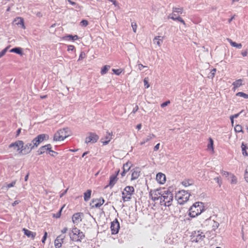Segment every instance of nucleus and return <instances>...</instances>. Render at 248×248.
Returning <instances> with one entry per match:
<instances>
[{
    "label": "nucleus",
    "instance_id": "25",
    "mask_svg": "<svg viewBox=\"0 0 248 248\" xmlns=\"http://www.w3.org/2000/svg\"><path fill=\"white\" fill-rule=\"evenodd\" d=\"M16 25L21 30H25V26L24 24V20L21 17H16Z\"/></svg>",
    "mask_w": 248,
    "mask_h": 248
},
{
    "label": "nucleus",
    "instance_id": "32",
    "mask_svg": "<svg viewBox=\"0 0 248 248\" xmlns=\"http://www.w3.org/2000/svg\"><path fill=\"white\" fill-rule=\"evenodd\" d=\"M193 184L192 180H186L182 182V185L185 186H188Z\"/></svg>",
    "mask_w": 248,
    "mask_h": 248
},
{
    "label": "nucleus",
    "instance_id": "12",
    "mask_svg": "<svg viewBox=\"0 0 248 248\" xmlns=\"http://www.w3.org/2000/svg\"><path fill=\"white\" fill-rule=\"evenodd\" d=\"M98 136L95 133H90L89 136L86 138L85 142L87 144L90 142L95 143L98 140Z\"/></svg>",
    "mask_w": 248,
    "mask_h": 248
},
{
    "label": "nucleus",
    "instance_id": "54",
    "mask_svg": "<svg viewBox=\"0 0 248 248\" xmlns=\"http://www.w3.org/2000/svg\"><path fill=\"white\" fill-rule=\"evenodd\" d=\"M139 109V107L138 105H136L135 107L133 108L132 113H135Z\"/></svg>",
    "mask_w": 248,
    "mask_h": 248
},
{
    "label": "nucleus",
    "instance_id": "18",
    "mask_svg": "<svg viewBox=\"0 0 248 248\" xmlns=\"http://www.w3.org/2000/svg\"><path fill=\"white\" fill-rule=\"evenodd\" d=\"M105 202V200L103 198H100L99 199H94L92 200L93 203H94L92 205L93 207L98 208L100 207Z\"/></svg>",
    "mask_w": 248,
    "mask_h": 248
},
{
    "label": "nucleus",
    "instance_id": "14",
    "mask_svg": "<svg viewBox=\"0 0 248 248\" xmlns=\"http://www.w3.org/2000/svg\"><path fill=\"white\" fill-rule=\"evenodd\" d=\"M64 238L65 236L62 234L60 235L57 237L54 241V245L56 248H60L61 247Z\"/></svg>",
    "mask_w": 248,
    "mask_h": 248
},
{
    "label": "nucleus",
    "instance_id": "20",
    "mask_svg": "<svg viewBox=\"0 0 248 248\" xmlns=\"http://www.w3.org/2000/svg\"><path fill=\"white\" fill-rule=\"evenodd\" d=\"M82 213H77L74 214L72 217V221L75 224H78L81 221V215Z\"/></svg>",
    "mask_w": 248,
    "mask_h": 248
},
{
    "label": "nucleus",
    "instance_id": "24",
    "mask_svg": "<svg viewBox=\"0 0 248 248\" xmlns=\"http://www.w3.org/2000/svg\"><path fill=\"white\" fill-rule=\"evenodd\" d=\"M78 38V37L77 35H67L65 36H63L62 38V39L65 41H74L75 40H77Z\"/></svg>",
    "mask_w": 248,
    "mask_h": 248
},
{
    "label": "nucleus",
    "instance_id": "7",
    "mask_svg": "<svg viewBox=\"0 0 248 248\" xmlns=\"http://www.w3.org/2000/svg\"><path fill=\"white\" fill-rule=\"evenodd\" d=\"M189 196L190 194L188 192L181 190L176 194L175 198L180 204H183L188 200Z\"/></svg>",
    "mask_w": 248,
    "mask_h": 248
},
{
    "label": "nucleus",
    "instance_id": "10",
    "mask_svg": "<svg viewBox=\"0 0 248 248\" xmlns=\"http://www.w3.org/2000/svg\"><path fill=\"white\" fill-rule=\"evenodd\" d=\"M26 147L30 148V147H31L29 146V143L27 144L26 145H24V143L21 140H18L16 141V151L18 152V154L21 155L28 154V153H24L23 152H24L23 150Z\"/></svg>",
    "mask_w": 248,
    "mask_h": 248
},
{
    "label": "nucleus",
    "instance_id": "21",
    "mask_svg": "<svg viewBox=\"0 0 248 248\" xmlns=\"http://www.w3.org/2000/svg\"><path fill=\"white\" fill-rule=\"evenodd\" d=\"M118 180L117 177L116 175H111L109 178V182L108 185L105 186V188H107L108 186L110 187V188L112 187L116 183Z\"/></svg>",
    "mask_w": 248,
    "mask_h": 248
},
{
    "label": "nucleus",
    "instance_id": "9",
    "mask_svg": "<svg viewBox=\"0 0 248 248\" xmlns=\"http://www.w3.org/2000/svg\"><path fill=\"white\" fill-rule=\"evenodd\" d=\"M191 240L192 242L199 243L203 241L205 235L203 232L200 231H194L192 232Z\"/></svg>",
    "mask_w": 248,
    "mask_h": 248
},
{
    "label": "nucleus",
    "instance_id": "48",
    "mask_svg": "<svg viewBox=\"0 0 248 248\" xmlns=\"http://www.w3.org/2000/svg\"><path fill=\"white\" fill-rule=\"evenodd\" d=\"M131 26L132 27L133 31H136L137 29V25L136 23L135 22H132Z\"/></svg>",
    "mask_w": 248,
    "mask_h": 248
},
{
    "label": "nucleus",
    "instance_id": "49",
    "mask_svg": "<svg viewBox=\"0 0 248 248\" xmlns=\"http://www.w3.org/2000/svg\"><path fill=\"white\" fill-rule=\"evenodd\" d=\"M67 47H68V48H67L68 51H73V50H75V46L73 45H68L67 46Z\"/></svg>",
    "mask_w": 248,
    "mask_h": 248
},
{
    "label": "nucleus",
    "instance_id": "33",
    "mask_svg": "<svg viewBox=\"0 0 248 248\" xmlns=\"http://www.w3.org/2000/svg\"><path fill=\"white\" fill-rule=\"evenodd\" d=\"M230 178H231L230 182L232 184H236L237 183V178L233 174H231Z\"/></svg>",
    "mask_w": 248,
    "mask_h": 248
},
{
    "label": "nucleus",
    "instance_id": "62",
    "mask_svg": "<svg viewBox=\"0 0 248 248\" xmlns=\"http://www.w3.org/2000/svg\"><path fill=\"white\" fill-rule=\"evenodd\" d=\"M139 69L140 70H141L142 68L145 67V66L143 65L142 64H138Z\"/></svg>",
    "mask_w": 248,
    "mask_h": 248
},
{
    "label": "nucleus",
    "instance_id": "42",
    "mask_svg": "<svg viewBox=\"0 0 248 248\" xmlns=\"http://www.w3.org/2000/svg\"><path fill=\"white\" fill-rule=\"evenodd\" d=\"M210 142L208 145V149H213V140L211 138L209 139Z\"/></svg>",
    "mask_w": 248,
    "mask_h": 248
},
{
    "label": "nucleus",
    "instance_id": "34",
    "mask_svg": "<svg viewBox=\"0 0 248 248\" xmlns=\"http://www.w3.org/2000/svg\"><path fill=\"white\" fill-rule=\"evenodd\" d=\"M241 147H242V154L244 155H245V156H247L248 155V154L246 152V149H247V145L244 144V143H242V145H241Z\"/></svg>",
    "mask_w": 248,
    "mask_h": 248
},
{
    "label": "nucleus",
    "instance_id": "2",
    "mask_svg": "<svg viewBox=\"0 0 248 248\" xmlns=\"http://www.w3.org/2000/svg\"><path fill=\"white\" fill-rule=\"evenodd\" d=\"M49 139V136L47 134H42L38 135L36 138H35L31 141V143H29V146L31 147L29 148L28 147L25 148L23 150L24 153H29L31 150L34 148H36L44 140H48Z\"/></svg>",
    "mask_w": 248,
    "mask_h": 248
},
{
    "label": "nucleus",
    "instance_id": "23",
    "mask_svg": "<svg viewBox=\"0 0 248 248\" xmlns=\"http://www.w3.org/2000/svg\"><path fill=\"white\" fill-rule=\"evenodd\" d=\"M164 39V36H157L155 37L153 40L154 44H156L158 46H160Z\"/></svg>",
    "mask_w": 248,
    "mask_h": 248
},
{
    "label": "nucleus",
    "instance_id": "11",
    "mask_svg": "<svg viewBox=\"0 0 248 248\" xmlns=\"http://www.w3.org/2000/svg\"><path fill=\"white\" fill-rule=\"evenodd\" d=\"M110 229L112 234H116L118 233L120 229V224L117 219H115L111 222Z\"/></svg>",
    "mask_w": 248,
    "mask_h": 248
},
{
    "label": "nucleus",
    "instance_id": "58",
    "mask_svg": "<svg viewBox=\"0 0 248 248\" xmlns=\"http://www.w3.org/2000/svg\"><path fill=\"white\" fill-rule=\"evenodd\" d=\"M115 7H119V4L116 0H112L111 2Z\"/></svg>",
    "mask_w": 248,
    "mask_h": 248
},
{
    "label": "nucleus",
    "instance_id": "35",
    "mask_svg": "<svg viewBox=\"0 0 248 248\" xmlns=\"http://www.w3.org/2000/svg\"><path fill=\"white\" fill-rule=\"evenodd\" d=\"M216 72V69L214 68L209 73V74H208V77L209 78L213 79L215 75Z\"/></svg>",
    "mask_w": 248,
    "mask_h": 248
},
{
    "label": "nucleus",
    "instance_id": "13",
    "mask_svg": "<svg viewBox=\"0 0 248 248\" xmlns=\"http://www.w3.org/2000/svg\"><path fill=\"white\" fill-rule=\"evenodd\" d=\"M112 132H108L106 133V135L105 136L104 138H102L101 139V141L103 145H106L108 144L109 141L112 139Z\"/></svg>",
    "mask_w": 248,
    "mask_h": 248
},
{
    "label": "nucleus",
    "instance_id": "64",
    "mask_svg": "<svg viewBox=\"0 0 248 248\" xmlns=\"http://www.w3.org/2000/svg\"><path fill=\"white\" fill-rule=\"evenodd\" d=\"M141 126H142V125L141 124H138L137 126H136V128L138 129V130H140L141 129Z\"/></svg>",
    "mask_w": 248,
    "mask_h": 248
},
{
    "label": "nucleus",
    "instance_id": "28",
    "mask_svg": "<svg viewBox=\"0 0 248 248\" xmlns=\"http://www.w3.org/2000/svg\"><path fill=\"white\" fill-rule=\"evenodd\" d=\"M91 190L88 189L84 193V200L85 202H87L91 198Z\"/></svg>",
    "mask_w": 248,
    "mask_h": 248
},
{
    "label": "nucleus",
    "instance_id": "6",
    "mask_svg": "<svg viewBox=\"0 0 248 248\" xmlns=\"http://www.w3.org/2000/svg\"><path fill=\"white\" fill-rule=\"evenodd\" d=\"M69 236L71 240L73 241H81L85 237L83 232H80V230L77 228L72 229L71 232L69 233Z\"/></svg>",
    "mask_w": 248,
    "mask_h": 248
},
{
    "label": "nucleus",
    "instance_id": "59",
    "mask_svg": "<svg viewBox=\"0 0 248 248\" xmlns=\"http://www.w3.org/2000/svg\"><path fill=\"white\" fill-rule=\"evenodd\" d=\"M241 54L243 57H246L247 56L248 54V51L247 50L243 51L241 52Z\"/></svg>",
    "mask_w": 248,
    "mask_h": 248
},
{
    "label": "nucleus",
    "instance_id": "31",
    "mask_svg": "<svg viewBox=\"0 0 248 248\" xmlns=\"http://www.w3.org/2000/svg\"><path fill=\"white\" fill-rule=\"evenodd\" d=\"M110 66L108 65H106L104 66H103L102 67L101 72H100L101 74L102 75H104L106 74L108 72V70L110 69Z\"/></svg>",
    "mask_w": 248,
    "mask_h": 248
},
{
    "label": "nucleus",
    "instance_id": "53",
    "mask_svg": "<svg viewBox=\"0 0 248 248\" xmlns=\"http://www.w3.org/2000/svg\"><path fill=\"white\" fill-rule=\"evenodd\" d=\"M47 232H45V233H44V236H43V239H42V243H45V240H46V237H47Z\"/></svg>",
    "mask_w": 248,
    "mask_h": 248
},
{
    "label": "nucleus",
    "instance_id": "15",
    "mask_svg": "<svg viewBox=\"0 0 248 248\" xmlns=\"http://www.w3.org/2000/svg\"><path fill=\"white\" fill-rule=\"evenodd\" d=\"M131 180H134L138 178L140 175V170L139 168L133 169L132 170Z\"/></svg>",
    "mask_w": 248,
    "mask_h": 248
},
{
    "label": "nucleus",
    "instance_id": "3",
    "mask_svg": "<svg viewBox=\"0 0 248 248\" xmlns=\"http://www.w3.org/2000/svg\"><path fill=\"white\" fill-rule=\"evenodd\" d=\"M204 210L202 202H196L193 204L189 210V216L191 217H195L200 215Z\"/></svg>",
    "mask_w": 248,
    "mask_h": 248
},
{
    "label": "nucleus",
    "instance_id": "39",
    "mask_svg": "<svg viewBox=\"0 0 248 248\" xmlns=\"http://www.w3.org/2000/svg\"><path fill=\"white\" fill-rule=\"evenodd\" d=\"M9 48V47L7 46L5 48L3 49L1 52H0V58L2 57L3 56H4L5 55L6 52L8 50Z\"/></svg>",
    "mask_w": 248,
    "mask_h": 248
},
{
    "label": "nucleus",
    "instance_id": "41",
    "mask_svg": "<svg viewBox=\"0 0 248 248\" xmlns=\"http://www.w3.org/2000/svg\"><path fill=\"white\" fill-rule=\"evenodd\" d=\"M112 71L117 75H119L122 72L121 69H113Z\"/></svg>",
    "mask_w": 248,
    "mask_h": 248
},
{
    "label": "nucleus",
    "instance_id": "57",
    "mask_svg": "<svg viewBox=\"0 0 248 248\" xmlns=\"http://www.w3.org/2000/svg\"><path fill=\"white\" fill-rule=\"evenodd\" d=\"M115 7H119V4L116 0H112L111 2Z\"/></svg>",
    "mask_w": 248,
    "mask_h": 248
},
{
    "label": "nucleus",
    "instance_id": "50",
    "mask_svg": "<svg viewBox=\"0 0 248 248\" xmlns=\"http://www.w3.org/2000/svg\"><path fill=\"white\" fill-rule=\"evenodd\" d=\"M245 179L246 181L248 183V168L246 169L245 173Z\"/></svg>",
    "mask_w": 248,
    "mask_h": 248
},
{
    "label": "nucleus",
    "instance_id": "44",
    "mask_svg": "<svg viewBox=\"0 0 248 248\" xmlns=\"http://www.w3.org/2000/svg\"><path fill=\"white\" fill-rule=\"evenodd\" d=\"M144 85L145 88H148L150 86L148 80L146 78H145L143 80Z\"/></svg>",
    "mask_w": 248,
    "mask_h": 248
},
{
    "label": "nucleus",
    "instance_id": "63",
    "mask_svg": "<svg viewBox=\"0 0 248 248\" xmlns=\"http://www.w3.org/2000/svg\"><path fill=\"white\" fill-rule=\"evenodd\" d=\"M234 17H235V15H233V16H232L231 17V18H230V19L228 20V22H229V23H231V22L233 19H234Z\"/></svg>",
    "mask_w": 248,
    "mask_h": 248
},
{
    "label": "nucleus",
    "instance_id": "37",
    "mask_svg": "<svg viewBox=\"0 0 248 248\" xmlns=\"http://www.w3.org/2000/svg\"><path fill=\"white\" fill-rule=\"evenodd\" d=\"M234 130L237 133L243 132L242 126L239 124H237L235 126Z\"/></svg>",
    "mask_w": 248,
    "mask_h": 248
},
{
    "label": "nucleus",
    "instance_id": "17",
    "mask_svg": "<svg viewBox=\"0 0 248 248\" xmlns=\"http://www.w3.org/2000/svg\"><path fill=\"white\" fill-rule=\"evenodd\" d=\"M51 149V145L50 144H46L45 146H43L41 147L39 150H38V154L39 155H42L44 154L46 151H48L50 152V149Z\"/></svg>",
    "mask_w": 248,
    "mask_h": 248
},
{
    "label": "nucleus",
    "instance_id": "56",
    "mask_svg": "<svg viewBox=\"0 0 248 248\" xmlns=\"http://www.w3.org/2000/svg\"><path fill=\"white\" fill-rule=\"evenodd\" d=\"M159 146H160V144L159 143H158L157 144L154 148V150L155 151H157L158 149H159Z\"/></svg>",
    "mask_w": 248,
    "mask_h": 248
},
{
    "label": "nucleus",
    "instance_id": "36",
    "mask_svg": "<svg viewBox=\"0 0 248 248\" xmlns=\"http://www.w3.org/2000/svg\"><path fill=\"white\" fill-rule=\"evenodd\" d=\"M236 95L237 96L242 97L246 99L248 98V94H247L243 92H238L236 94Z\"/></svg>",
    "mask_w": 248,
    "mask_h": 248
},
{
    "label": "nucleus",
    "instance_id": "8",
    "mask_svg": "<svg viewBox=\"0 0 248 248\" xmlns=\"http://www.w3.org/2000/svg\"><path fill=\"white\" fill-rule=\"evenodd\" d=\"M134 188L132 186H126L122 192V199L124 202L129 201L134 194Z\"/></svg>",
    "mask_w": 248,
    "mask_h": 248
},
{
    "label": "nucleus",
    "instance_id": "61",
    "mask_svg": "<svg viewBox=\"0 0 248 248\" xmlns=\"http://www.w3.org/2000/svg\"><path fill=\"white\" fill-rule=\"evenodd\" d=\"M68 229L66 227H65L64 228L62 231H61V232L62 233L64 234L67 231Z\"/></svg>",
    "mask_w": 248,
    "mask_h": 248
},
{
    "label": "nucleus",
    "instance_id": "45",
    "mask_svg": "<svg viewBox=\"0 0 248 248\" xmlns=\"http://www.w3.org/2000/svg\"><path fill=\"white\" fill-rule=\"evenodd\" d=\"M85 53L84 52H81L79 56L78 61L82 60L85 57Z\"/></svg>",
    "mask_w": 248,
    "mask_h": 248
},
{
    "label": "nucleus",
    "instance_id": "30",
    "mask_svg": "<svg viewBox=\"0 0 248 248\" xmlns=\"http://www.w3.org/2000/svg\"><path fill=\"white\" fill-rule=\"evenodd\" d=\"M132 164L131 162H127L123 165V170L128 172L131 168Z\"/></svg>",
    "mask_w": 248,
    "mask_h": 248
},
{
    "label": "nucleus",
    "instance_id": "55",
    "mask_svg": "<svg viewBox=\"0 0 248 248\" xmlns=\"http://www.w3.org/2000/svg\"><path fill=\"white\" fill-rule=\"evenodd\" d=\"M242 111H243L242 110V111H240L239 113H237V114H234V115H233L231 116L232 117V118H233V119H234V118H237V117L239 116L240 114V113H241L242 112Z\"/></svg>",
    "mask_w": 248,
    "mask_h": 248
},
{
    "label": "nucleus",
    "instance_id": "16",
    "mask_svg": "<svg viewBox=\"0 0 248 248\" xmlns=\"http://www.w3.org/2000/svg\"><path fill=\"white\" fill-rule=\"evenodd\" d=\"M156 180L158 183L163 184L166 181V176L161 172L158 173L156 176Z\"/></svg>",
    "mask_w": 248,
    "mask_h": 248
},
{
    "label": "nucleus",
    "instance_id": "47",
    "mask_svg": "<svg viewBox=\"0 0 248 248\" xmlns=\"http://www.w3.org/2000/svg\"><path fill=\"white\" fill-rule=\"evenodd\" d=\"M49 154L52 156H55V155H58V153L57 152H55V151H54L53 150H51V149L50 150V152H49Z\"/></svg>",
    "mask_w": 248,
    "mask_h": 248
},
{
    "label": "nucleus",
    "instance_id": "60",
    "mask_svg": "<svg viewBox=\"0 0 248 248\" xmlns=\"http://www.w3.org/2000/svg\"><path fill=\"white\" fill-rule=\"evenodd\" d=\"M67 1H68V2L71 4L72 5H73V6H75V5H76V6H78L76 4V2H74V1H72V0H67Z\"/></svg>",
    "mask_w": 248,
    "mask_h": 248
},
{
    "label": "nucleus",
    "instance_id": "40",
    "mask_svg": "<svg viewBox=\"0 0 248 248\" xmlns=\"http://www.w3.org/2000/svg\"><path fill=\"white\" fill-rule=\"evenodd\" d=\"M16 54H19L21 56H23L24 53H23V49L21 47H16Z\"/></svg>",
    "mask_w": 248,
    "mask_h": 248
},
{
    "label": "nucleus",
    "instance_id": "29",
    "mask_svg": "<svg viewBox=\"0 0 248 248\" xmlns=\"http://www.w3.org/2000/svg\"><path fill=\"white\" fill-rule=\"evenodd\" d=\"M155 136L154 134H151L147 136V137L140 143V144L141 145H143L146 142L152 139V138H155Z\"/></svg>",
    "mask_w": 248,
    "mask_h": 248
},
{
    "label": "nucleus",
    "instance_id": "1",
    "mask_svg": "<svg viewBox=\"0 0 248 248\" xmlns=\"http://www.w3.org/2000/svg\"><path fill=\"white\" fill-rule=\"evenodd\" d=\"M150 198L153 201L159 200L160 204L165 206H170L171 204L173 195L169 190H155L149 192Z\"/></svg>",
    "mask_w": 248,
    "mask_h": 248
},
{
    "label": "nucleus",
    "instance_id": "5",
    "mask_svg": "<svg viewBox=\"0 0 248 248\" xmlns=\"http://www.w3.org/2000/svg\"><path fill=\"white\" fill-rule=\"evenodd\" d=\"M69 128H63L59 130L54 135L53 140L55 141L63 140L69 136Z\"/></svg>",
    "mask_w": 248,
    "mask_h": 248
},
{
    "label": "nucleus",
    "instance_id": "43",
    "mask_svg": "<svg viewBox=\"0 0 248 248\" xmlns=\"http://www.w3.org/2000/svg\"><path fill=\"white\" fill-rule=\"evenodd\" d=\"M80 24L82 26L86 27L88 24V22L86 20H82L80 23Z\"/></svg>",
    "mask_w": 248,
    "mask_h": 248
},
{
    "label": "nucleus",
    "instance_id": "52",
    "mask_svg": "<svg viewBox=\"0 0 248 248\" xmlns=\"http://www.w3.org/2000/svg\"><path fill=\"white\" fill-rule=\"evenodd\" d=\"M221 174L223 175H224L226 177H227L229 175L230 173L229 172H227V171H224V170H221Z\"/></svg>",
    "mask_w": 248,
    "mask_h": 248
},
{
    "label": "nucleus",
    "instance_id": "27",
    "mask_svg": "<svg viewBox=\"0 0 248 248\" xmlns=\"http://www.w3.org/2000/svg\"><path fill=\"white\" fill-rule=\"evenodd\" d=\"M227 41L230 43L231 45L235 47L238 48H241L242 46V45L241 44H237L234 42H233L231 39L227 38Z\"/></svg>",
    "mask_w": 248,
    "mask_h": 248
},
{
    "label": "nucleus",
    "instance_id": "19",
    "mask_svg": "<svg viewBox=\"0 0 248 248\" xmlns=\"http://www.w3.org/2000/svg\"><path fill=\"white\" fill-rule=\"evenodd\" d=\"M205 221L208 224H210L212 227V230L215 231L219 226V223L214 220H211L210 217L205 219Z\"/></svg>",
    "mask_w": 248,
    "mask_h": 248
},
{
    "label": "nucleus",
    "instance_id": "38",
    "mask_svg": "<svg viewBox=\"0 0 248 248\" xmlns=\"http://www.w3.org/2000/svg\"><path fill=\"white\" fill-rule=\"evenodd\" d=\"M63 207L64 206L62 207L58 213H57L55 214H54L53 217L56 218H59L61 217V212Z\"/></svg>",
    "mask_w": 248,
    "mask_h": 248
},
{
    "label": "nucleus",
    "instance_id": "26",
    "mask_svg": "<svg viewBox=\"0 0 248 248\" xmlns=\"http://www.w3.org/2000/svg\"><path fill=\"white\" fill-rule=\"evenodd\" d=\"M232 85L233 86V90L235 91L236 88L242 85V80L241 79L236 80L233 82Z\"/></svg>",
    "mask_w": 248,
    "mask_h": 248
},
{
    "label": "nucleus",
    "instance_id": "22",
    "mask_svg": "<svg viewBox=\"0 0 248 248\" xmlns=\"http://www.w3.org/2000/svg\"><path fill=\"white\" fill-rule=\"evenodd\" d=\"M22 230L24 232V234L26 235L28 237L31 238L32 239H34L36 236L35 232H32L25 228H23Z\"/></svg>",
    "mask_w": 248,
    "mask_h": 248
},
{
    "label": "nucleus",
    "instance_id": "51",
    "mask_svg": "<svg viewBox=\"0 0 248 248\" xmlns=\"http://www.w3.org/2000/svg\"><path fill=\"white\" fill-rule=\"evenodd\" d=\"M214 180L217 182V183L219 185V186H221V181L220 180L219 177H217L214 178Z\"/></svg>",
    "mask_w": 248,
    "mask_h": 248
},
{
    "label": "nucleus",
    "instance_id": "4",
    "mask_svg": "<svg viewBox=\"0 0 248 248\" xmlns=\"http://www.w3.org/2000/svg\"><path fill=\"white\" fill-rule=\"evenodd\" d=\"M183 12L182 8L173 7L172 8V13L168 16L169 19H171L174 21H178L182 23L184 26L186 25L184 20L180 16Z\"/></svg>",
    "mask_w": 248,
    "mask_h": 248
},
{
    "label": "nucleus",
    "instance_id": "46",
    "mask_svg": "<svg viewBox=\"0 0 248 248\" xmlns=\"http://www.w3.org/2000/svg\"><path fill=\"white\" fill-rule=\"evenodd\" d=\"M170 104V100H168V101H166V102H164V103H162V104H161V107L162 108H164V107H166V106H168V105L169 104Z\"/></svg>",
    "mask_w": 248,
    "mask_h": 248
}]
</instances>
